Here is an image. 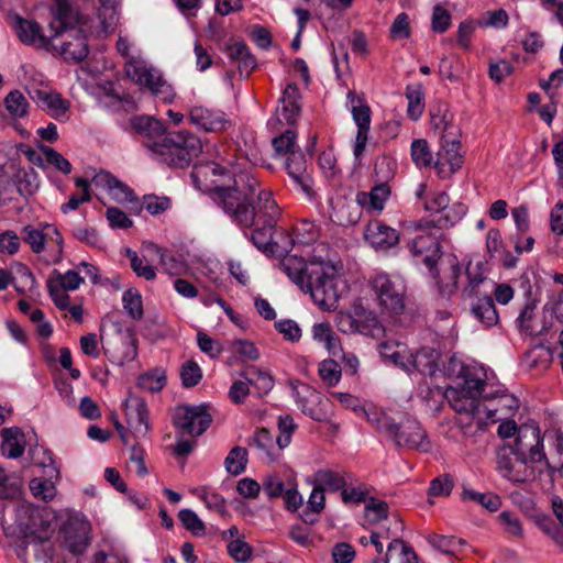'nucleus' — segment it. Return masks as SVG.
I'll return each mask as SVG.
<instances>
[{"instance_id":"obj_58","label":"nucleus","mask_w":563,"mask_h":563,"mask_svg":"<svg viewBox=\"0 0 563 563\" xmlns=\"http://www.w3.org/2000/svg\"><path fill=\"white\" fill-rule=\"evenodd\" d=\"M406 352V346L401 344L382 343L379 345L380 355L399 367H401V362H405Z\"/></svg>"},{"instance_id":"obj_17","label":"nucleus","mask_w":563,"mask_h":563,"mask_svg":"<svg viewBox=\"0 0 563 563\" xmlns=\"http://www.w3.org/2000/svg\"><path fill=\"white\" fill-rule=\"evenodd\" d=\"M512 450L522 457L528 459V463H539L545 460L541 432L536 424H522L519 427Z\"/></svg>"},{"instance_id":"obj_31","label":"nucleus","mask_w":563,"mask_h":563,"mask_svg":"<svg viewBox=\"0 0 563 563\" xmlns=\"http://www.w3.org/2000/svg\"><path fill=\"white\" fill-rule=\"evenodd\" d=\"M299 99L300 93L297 85L288 84L280 97V107L277 108V112L288 124H292L299 117L301 110Z\"/></svg>"},{"instance_id":"obj_45","label":"nucleus","mask_w":563,"mask_h":563,"mask_svg":"<svg viewBox=\"0 0 563 563\" xmlns=\"http://www.w3.org/2000/svg\"><path fill=\"white\" fill-rule=\"evenodd\" d=\"M313 483L323 490L336 492L346 486V479L343 475L331 470H319L314 473Z\"/></svg>"},{"instance_id":"obj_54","label":"nucleus","mask_w":563,"mask_h":563,"mask_svg":"<svg viewBox=\"0 0 563 563\" xmlns=\"http://www.w3.org/2000/svg\"><path fill=\"white\" fill-rule=\"evenodd\" d=\"M319 375L324 384L334 386L341 378V367L333 360H324L319 365Z\"/></svg>"},{"instance_id":"obj_61","label":"nucleus","mask_w":563,"mask_h":563,"mask_svg":"<svg viewBox=\"0 0 563 563\" xmlns=\"http://www.w3.org/2000/svg\"><path fill=\"white\" fill-rule=\"evenodd\" d=\"M432 30L437 33H444L451 26V14L442 5L433 8L431 19Z\"/></svg>"},{"instance_id":"obj_18","label":"nucleus","mask_w":563,"mask_h":563,"mask_svg":"<svg viewBox=\"0 0 563 563\" xmlns=\"http://www.w3.org/2000/svg\"><path fill=\"white\" fill-rule=\"evenodd\" d=\"M188 120L190 124L208 133H219L231 125V121L223 111L203 104L191 107Z\"/></svg>"},{"instance_id":"obj_60","label":"nucleus","mask_w":563,"mask_h":563,"mask_svg":"<svg viewBox=\"0 0 563 563\" xmlns=\"http://www.w3.org/2000/svg\"><path fill=\"white\" fill-rule=\"evenodd\" d=\"M45 161L53 165L56 169L63 174H69L71 172V164L62 154L56 152L54 148L48 146L42 147Z\"/></svg>"},{"instance_id":"obj_56","label":"nucleus","mask_w":563,"mask_h":563,"mask_svg":"<svg viewBox=\"0 0 563 563\" xmlns=\"http://www.w3.org/2000/svg\"><path fill=\"white\" fill-rule=\"evenodd\" d=\"M296 429V424L294 419L290 416H282L278 419V430L279 434L276 438V443L279 449H284L289 445L291 441V434Z\"/></svg>"},{"instance_id":"obj_6","label":"nucleus","mask_w":563,"mask_h":563,"mask_svg":"<svg viewBox=\"0 0 563 563\" xmlns=\"http://www.w3.org/2000/svg\"><path fill=\"white\" fill-rule=\"evenodd\" d=\"M152 154L166 165L185 168L202 152L201 141L189 132L170 133L161 142L148 143Z\"/></svg>"},{"instance_id":"obj_39","label":"nucleus","mask_w":563,"mask_h":563,"mask_svg":"<svg viewBox=\"0 0 563 563\" xmlns=\"http://www.w3.org/2000/svg\"><path fill=\"white\" fill-rule=\"evenodd\" d=\"M84 278L75 271H67L65 274L54 269L47 280V287H57L59 289L69 291L76 290Z\"/></svg>"},{"instance_id":"obj_8","label":"nucleus","mask_w":563,"mask_h":563,"mask_svg":"<svg viewBox=\"0 0 563 563\" xmlns=\"http://www.w3.org/2000/svg\"><path fill=\"white\" fill-rule=\"evenodd\" d=\"M369 286L382 311L391 316L404 312L407 287L400 276L380 272L371 278Z\"/></svg>"},{"instance_id":"obj_41","label":"nucleus","mask_w":563,"mask_h":563,"mask_svg":"<svg viewBox=\"0 0 563 563\" xmlns=\"http://www.w3.org/2000/svg\"><path fill=\"white\" fill-rule=\"evenodd\" d=\"M461 498L463 501H473L489 511H497L501 506L500 498L493 493H479L471 488H464Z\"/></svg>"},{"instance_id":"obj_40","label":"nucleus","mask_w":563,"mask_h":563,"mask_svg":"<svg viewBox=\"0 0 563 563\" xmlns=\"http://www.w3.org/2000/svg\"><path fill=\"white\" fill-rule=\"evenodd\" d=\"M347 99L351 102V112L357 129H369L372 114L369 106L356 97L353 91L347 93Z\"/></svg>"},{"instance_id":"obj_16","label":"nucleus","mask_w":563,"mask_h":563,"mask_svg":"<svg viewBox=\"0 0 563 563\" xmlns=\"http://www.w3.org/2000/svg\"><path fill=\"white\" fill-rule=\"evenodd\" d=\"M459 133H445L441 135L440 148L434 161V168L441 178L451 177L462 167L463 157L460 154L461 143Z\"/></svg>"},{"instance_id":"obj_36","label":"nucleus","mask_w":563,"mask_h":563,"mask_svg":"<svg viewBox=\"0 0 563 563\" xmlns=\"http://www.w3.org/2000/svg\"><path fill=\"white\" fill-rule=\"evenodd\" d=\"M54 532L55 528L48 520H44L42 517H32L25 540L27 543H44L53 537Z\"/></svg>"},{"instance_id":"obj_1","label":"nucleus","mask_w":563,"mask_h":563,"mask_svg":"<svg viewBox=\"0 0 563 563\" xmlns=\"http://www.w3.org/2000/svg\"><path fill=\"white\" fill-rule=\"evenodd\" d=\"M260 183L253 174L240 175L231 187H219L216 191L217 205L241 228H252L251 241L262 252L268 254L272 236L280 217V209L269 190H260L257 205L253 199Z\"/></svg>"},{"instance_id":"obj_15","label":"nucleus","mask_w":563,"mask_h":563,"mask_svg":"<svg viewBox=\"0 0 563 563\" xmlns=\"http://www.w3.org/2000/svg\"><path fill=\"white\" fill-rule=\"evenodd\" d=\"M421 232L408 243V249L418 262L426 265L432 277L437 278L439 275L437 264L442 256L439 235L429 230Z\"/></svg>"},{"instance_id":"obj_43","label":"nucleus","mask_w":563,"mask_h":563,"mask_svg":"<svg viewBox=\"0 0 563 563\" xmlns=\"http://www.w3.org/2000/svg\"><path fill=\"white\" fill-rule=\"evenodd\" d=\"M389 506L384 500L369 498L364 507V522L363 526L376 525L388 518Z\"/></svg>"},{"instance_id":"obj_35","label":"nucleus","mask_w":563,"mask_h":563,"mask_svg":"<svg viewBox=\"0 0 563 563\" xmlns=\"http://www.w3.org/2000/svg\"><path fill=\"white\" fill-rule=\"evenodd\" d=\"M10 284H13L16 291L24 294L31 291L35 287V277L30 269L22 267L20 269V280L14 283L12 274L8 269L0 268V290L8 288Z\"/></svg>"},{"instance_id":"obj_13","label":"nucleus","mask_w":563,"mask_h":563,"mask_svg":"<svg viewBox=\"0 0 563 563\" xmlns=\"http://www.w3.org/2000/svg\"><path fill=\"white\" fill-rule=\"evenodd\" d=\"M497 471L499 474L514 482L526 483L534 479V468L511 445H504L497 452Z\"/></svg>"},{"instance_id":"obj_59","label":"nucleus","mask_w":563,"mask_h":563,"mask_svg":"<svg viewBox=\"0 0 563 563\" xmlns=\"http://www.w3.org/2000/svg\"><path fill=\"white\" fill-rule=\"evenodd\" d=\"M531 365L540 368H547L553 361V351L549 346L537 345L529 352Z\"/></svg>"},{"instance_id":"obj_10","label":"nucleus","mask_w":563,"mask_h":563,"mask_svg":"<svg viewBox=\"0 0 563 563\" xmlns=\"http://www.w3.org/2000/svg\"><path fill=\"white\" fill-rule=\"evenodd\" d=\"M450 198L445 192H438L424 201V209L435 213L431 219H421L413 223V228L419 231L431 229H449L453 227L465 213L463 205L449 207Z\"/></svg>"},{"instance_id":"obj_26","label":"nucleus","mask_w":563,"mask_h":563,"mask_svg":"<svg viewBox=\"0 0 563 563\" xmlns=\"http://www.w3.org/2000/svg\"><path fill=\"white\" fill-rule=\"evenodd\" d=\"M284 166L294 184L308 196L312 195V178L307 168L305 154L301 151L292 153L285 158Z\"/></svg>"},{"instance_id":"obj_5","label":"nucleus","mask_w":563,"mask_h":563,"mask_svg":"<svg viewBox=\"0 0 563 563\" xmlns=\"http://www.w3.org/2000/svg\"><path fill=\"white\" fill-rule=\"evenodd\" d=\"M367 421L395 446L408 451L429 453L432 442L420 421L408 415L394 417L384 411H365Z\"/></svg>"},{"instance_id":"obj_38","label":"nucleus","mask_w":563,"mask_h":563,"mask_svg":"<svg viewBox=\"0 0 563 563\" xmlns=\"http://www.w3.org/2000/svg\"><path fill=\"white\" fill-rule=\"evenodd\" d=\"M2 441V452L10 459L20 457L24 452V444L22 441L23 434L19 429H4Z\"/></svg>"},{"instance_id":"obj_11","label":"nucleus","mask_w":563,"mask_h":563,"mask_svg":"<svg viewBox=\"0 0 563 563\" xmlns=\"http://www.w3.org/2000/svg\"><path fill=\"white\" fill-rule=\"evenodd\" d=\"M126 76L136 85L148 89L163 101H172L174 92L162 73L145 60L131 58L124 66Z\"/></svg>"},{"instance_id":"obj_46","label":"nucleus","mask_w":563,"mask_h":563,"mask_svg":"<svg viewBox=\"0 0 563 563\" xmlns=\"http://www.w3.org/2000/svg\"><path fill=\"white\" fill-rule=\"evenodd\" d=\"M431 125L440 132L441 135L445 133H459V130L452 125L449 118V110L445 103H439L431 108Z\"/></svg>"},{"instance_id":"obj_32","label":"nucleus","mask_w":563,"mask_h":563,"mask_svg":"<svg viewBox=\"0 0 563 563\" xmlns=\"http://www.w3.org/2000/svg\"><path fill=\"white\" fill-rule=\"evenodd\" d=\"M389 195V187L386 184H379L374 186L369 192H360L356 197V201L368 212H380Z\"/></svg>"},{"instance_id":"obj_48","label":"nucleus","mask_w":563,"mask_h":563,"mask_svg":"<svg viewBox=\"0 0 563 563\" xmlns=\"http://www.w3.org/2000/svg\"><path fill=\"white\" fill-rule=\"evenodd\" d=\"M406 97L408 99L407 113L410 119L417 121L424 109V93L420 85L408 86L406 89Z\"/></svg>"},{"instance_id":"obj_24","label":"nucleus","mask_w":563,"mask_h":563,"mask_svg":"<svg viewBox=\"0 0 563 563\" xmlns=\"http://www.w3.org/2000/svg\"><path fill=\"white\" fill-rule=\"evenodd\" d=\"M13 29L19 40L27 45L48 48L51 32L44 33L41 25L34 20L14 16Z\"/></svg>"},{"instance_id":"obj_23","label":"nucleus","mask_w":563,"mask_h":563,"mask_svg":"<svg viewBox=\"0 0 563 563\" xmlns=\"http://www.w3.org/2000/svg\"><path fill=\"white\" fill-rule=\"evenodd\" d=\"M126 422L137 437H145L150 430L148 411L144 399L130 394L124 402Z\"/></svg>"},{"instance_id":"obj_29","label":"nucleus","mask_w":563,"mask_h":563,"mask_svg":"<svg viewBox=\"0 0 563 563\" xmlns=\"http://www.w3.org/2000/svg\"><path fill=\"white\" fill-rule=\"evenodd\" d=\"M133 131L142 139L143 145L150 150L148 143L161 142L165 136L164 124L148 115H137L130 119Z\"/></svg>"},{"instance_id":"obj_63","label":"nucleus","mask_w":563,"mask_h":563,"mask_svg":"<svg viewBox=\"0 0 563 563\" xmlns=\"http://www.w3.org/2000/svg\"><path fill=\"white\" fill-rule=\"evenodd\" d=\"M453 488V479L449 475H442L431 481L429 496L446 497Z\"/></svg>"},{"instance_id":"obj_52","label":"nucleus","mask_w":563,"mask_h":563,"mask_svg":"<svg viewBox=\"0 0 563 563\" xmlns=\"http://www.w3.org/2000/svg\"><path fill=\"white\" fill-rule=\"evenodd\" d=\"M30 489L37 499L48 501L56 495V488L51 479L35 477L30 482Z\"/></svg>"},{"instance_id":"obj_20","label":"nucleus","mask_w":563,"mask_h":563,"mask_svg":"<svg viewBox=\"0 0 563 563\" xmlns=\"http://www.w3.org/2000/svg\"><path fill=\"white\" fill-rule=\"evenodd\" d=\"M112 324L115 327L121 346L108 342L103 345V351L112 363L121 366L137 356V339L133 330L128 329L123 332L119 322L112 321Z\"/></svg>"},{"instance_id":"obj_9","label":"nucleus","mask_w":563,"mask_h":563,"mask_svg":"<svg viewBox=\"0 0 563 563\" xmlns=\"http://www.w3.org/2000/svg\"><path fill=\"white\" fill-rule=\"evenodd\" d=\"M335 325L343 333H360L373 339H379L385 332L376 314L362 303H354L350 311H339Z\"/></svg>"},{"instance_id":"obj_14","label":"nucleus","mask_w":563,"mask_h":563,"mask_svg":"<svg viewBox=\"0 0 563 563\" xmlns=\"http://www.w3.org/2000/svg\"><path fill=\"white\" fill-rule=\"evenodd\" d=\"M211 422L212 416L208 412L206 405H181L175 408L173 415L174 426L192 437L201 435L210 427Z\"/></svg>"},{"instance_id":"obj_51","label":"nucleus","mask_w":563,"mask_h":563,"mask_svg":"<svg viewBox=\"0 0 563 563\" xmlns=\"http://www.w3.org/2000/svg\"><path fill=\"white\" fill-rule=\"evenodd\" d=\"M166 384V376L164 371L155 368L150 371L143 375H141L137 379V386L141 389L156 393L163 389Z\"/></svg>"},{"instance_id":"obj_22","label":"nucleus","mask_w":563,"mask_h":563,"mask_svg":"<svg viewBox=\"0 0 563 563\" xmlns=\"http://www.w3.org/2000/svg\"><path fill=\"white\" fill-rule=\"evenodd\" d=\"M30 98L51 117L59 119L68 111L70 103L62 95L47 86L41 88H29Z\"/></svg>"},{"instance_id":"obj_33","label":"nucleus","mask_w":563,"mask_h":563,"mask_svg":"<svg viewBox=\"0 0 563 563\" xmlns=\"http://www.w3.org/2000/svg\"><path fill=\"white\" fill-rule=\"evenodd\" d=\"M227 54L230 59L238 63L241 75L249 76L256 67V59L243 42H235L227 45Z\"/></svg>"},{"instance_id":"obj_25","label":"nucleus","mask_w":563,"mask_h":563,"mask_svg":"<svg viewBox=\"0 0 563 563\" xmlns=\"http://www.w3.org/2000/svg\"><path fill=\"white\" fill-rule=\"evenodd\" d=\"M438 358V352L430 347H423L416 353L407 350L405 362H401V368L408 373L417 371L422 375L432 376L437 371Z\"/></svg>"},{"instance_id":"obj_53","label":"nucleus","mask_w":563,"mask_h":563,"mask_svg":"<svg viewBox=\"0 0 563 563\" xmlns=\"http://www.w3.org/2000/svg\"><path fill=\"white\" fill-rule=\"evenodd\" d=\"M178 518L183 526L195 536H203L206 533V526L195 511L181 509L178 512Z\"/></svg>"},{"instance_id":"obj_64","label":"nucleus","mask_w":563,"mask_h":563,"mask_svg":"<svg viewBox=\"0 0 563 563\" xmlns=\"http://www.w3.org/2000/svg\"><path fill=\"white\" fill-rule=\"evenodd\" d=\"M180 377L185 387L196 386L202 377L201 369L197 363L189 361L183 365Z\"/></svg>"},{"instance_id":"obj_2","label":"nucleus","mask_w":563,"mask_h":563,"mask_svg":"<svg viewBox=\"0 0 563 563\" xmlns=\"http://www.w3.org/2000/svg\"><path fill=\"white\" fill-rule=\"evenodd\" d=\"M294 245L291 234L276 225L268 254L284 257L280 263L283 271L301 290L310 294L316 305L324 311L334 310L340 298L335 267L325 261L305 262L297 256H288Z\"/></svg>"},{"instance_id":"obj_27","label":"nucleus","mask_w":563,"mask_h":563,"mask_svg":"<svg viewBox=\"0 0 563 563\" xmlns=\"http://www.w3.org/2000/svg\"><path fill=\"white\" fill-rule=\"evenodd\" d=\"M364 236L376 251H387L399 242L398 232L380 221H371L366 225Z\"/></svg>"},{"instance_id":"obj_37","label":"nucleus","mask_w":563,"mask_h":563,"mask_svg":"<svg viewBox=\"0 0 563 563\" xmlns=\"http://www.w3.org/2000/svg\"><path fill=\"white\" fill-rule=\"evenodd\" d=\"M473 316L484 325L492 327L498 322V313L494 300L489 296H485L472 306Z\"/></svg>"},{"instance_id":"obj_50","label":"nucleus","mask_w":563,"mask_h":563,"mask_svg":"<svg viewBox=\"0 0 563 563\" xmlns=\"http://www.w3.org/2000/svg\"><path fill=\"white\" fill-rule=\"evenodd\" d=\"M122 303L125 312L133 320H141L144 314L141 294L135 289H128L123 292Z\"/></svg>"},{"instance_id":"obj_57","label":"nucleus","mask_w":563,"mask_h":563,"mask_svg":"<svg viewBox=\"0 0 563 563\" xmlns=\"http://www.w3.org/2000/svg\"><path fill=\"white\" fill-rule=\"evenodd\" d=\"M538 527L549 536L553 542L563 549V528L562 526L555 525L551 518L543 516L537 521Z\"/></svg>"},{"instance_id":"obj_19","label":"nucleus","mask_w":563,"mask_h":563,"mask_svg":"<svg viewBox=\"0 0 563 563\" xmlns=\"http://www.w3.org/2000/svg\"><path fill=\"white\" fill-rule=\"evenodd\" d=\"M517 322L523 335L539 336L548 333L553 327V313L547 309L539 313L534 303H527L521 310Z\"/></svg>"},{"instance_id":"obj_21","label":"nucleus","mask_w":563,"mask_h":563,"mask_svg":"<svg viewBox=\"0 0 563 563\" xmlns=\"http://www.w3.org/2000/svg\"><path fill=\"white\" fill-rule=\"evenodd\" d=\"M65 545L74 554H81L89 544V523L79 514H71L64 523Z\"/></svg>"},{"instance_id":"obj_3","label":"nucleus","mask_w":563,"mask_h":563,"mask_svg":"<svg viewBox=\"0 0 563 563\" xmlns=\"http://www.w3.org/2000/svg\"><path fill=\"white\" fill-rule=\"evenodd\" d=\"M487 387L483 369L463 366L454 385L445 389L444 395L450 406L457 413L464 415L457 423L465 435H473L485 424L479 400L498 396L497 391H488Z\"/></svg>"},{"instance_id":"obj_47","label":"nucleus","mask_w":563,"mask_h":563,"mask_svg":"<svg viewBox=\"0 0 563 563\" xmlns=\"http://www.w3.org/2000/svg\"><path fill=\"white\" fill-rule=\"evenodd\" d=\"M297 136L292 130H287L285 133L273 139L272 144L277 157L286 158L287 156L297 153L300 148L297 145Z\"/></svg>"},{"instance_id":"obj_44","label":"nucleus","mask_w":563,"mask_h":563,"mask_svg":"<svg viewBox=\"0 0 563 563\" xmlns=\"http://www.w3.org/2000/svg\"><path fill=\"white\" fill-rule=\"evenodd\" d=\"M4 107L11 118L20 119L29 114L30 103L26 97L20 90L15 89L5 96Z\"/></svg>"},{"instance_id":"obj_55","label":"nucleus","mask_w":563,"mask_h":563,"mask_svg":"<svg viewBox=\"0 0 563 563\" xmlns=\"http://www.w3.org/2000/svg\"><path fill=\"white\" fill-rule=\"evenodd\" d=\"M128 256L131 262V267L137 276L146 280H153L155 278V271L145 258L137 256V254L131 250L128 251Z\"/></svg>"},{"instance_id":"obj_28","label":"nucleus","mask_w":563,"mask_h":563,"mask_svg":"<svg viewBox=\"0 0 563 563\" xmlns=\"http://www.w3.org/2000/svg\"><path fill=\"white\" fill-rule=\"evenodd\" d=\"M92 181L97 187L106 189L112 199L119 203L133 202L136 200L134 191L109 172H98L93 176Z\"/></svg>"},{"instance_id":"obj_49","label":"nucleus","mask_w":563,"mask_h":563,"mask_svg":"<svg viewBox=\"0 0 563 563\" xmlns=\"http://www.w3.org/2000/svg\"><path fill=\"white\" fill-rule=\"evenodd\" d=\"M247 463V450L242 446H234L224 460L225 470L232 475L244 472Z\"/></svg>"},{"instance_id":"obj_4","label":"nucleus","mask_w":563,"mask_h":563,"mask_svg":"<svg viewBox=\"0 0 563 563\" xmlns=\"http://www.w3.org/2000/svg\"><path fill=\"white\" fill-rule=\"evenodd\" d=\"M53 19L48 25V48L65 60L79 63L89 54L87 37L81 29V16L71 0H53Z\"/></svg>"},{"instance_id":"obj_30","label":"nucleus","mask_w":563,"mask_h":563,"mask_svg":"<svg viewBox=\"0 0 563 563\" xmlns=\"http://www.w3.org/2000/svg\"><path fill=\"white\" fill-rule=\"evenodd\" d=\"M240 376L247 380L258 397L267 395L274 387L272 374L255 365H249L241 371Z\"/></svg>"},{"instance_id":"obj_62","label":"nucleus","mask_w":563,"mask_h":563,"mask_svg":"<svg viewBox=\"0 0 563 563\" xmlns=\"http://www.w3.org/2000/svg\"><path fill=\"white\" fill-rule=\"evenodd\" d=\"M229 554L238 562H246L252 555V548L241 539H234L228 543Z\"/></svg>"},{"instance_id":"obj_7","label":"nucleus","mask_w":563,"mask_h":563,"mask_svg":"<svg viewBox=\"0 0 563 563\" xmlns=\"http://www.w3.org/2000/svg\"><path fill=\"white\" fill-rule=\"evenodd\" d=\"M21 240L34 254L41 255L45 264H58L63 261L64 238L55 225L48 223L38 227L25 225L21 230Z\"/></svg>"},{"instance_id":"obj_34","label":"nucleus","mask_w":563,"mask_h":563,"mask_svg":"<svg viewBox=\"0 0 563 563\" xmlns=\"http://www.w3.org/2000/svg\"><path fill=\"white\" fill-rule=\"evenodd\" d=\"M385 563H418V556L404 540L394 538L387 547Z\"/></svg>"},{"instance_id":"obj_42","label":"nucleus","mask_w":563,"mask_h":563,"mask_svg":"<svg viewBox=\"0 0 563 563\" xmlns=\"http://www.w3.org/2000/svg\"><path fill=\"white\" fill-rule=\"evenodd\" d=\"M410 154L413 164L419 168L434 167V157L427 140H413L410 146Z\"/></svg>"},{"instance_id":"obj_12","label":"nucleus","mask_w":563,"mask_h":563,"mask_svg":"<svg viewBox=\"0 0 563 563\" xmlns=\"http://www.w3.org/2000/svg\"><path fill=\"white\" fill-rule=\"evenodd\" d=\"M243 174H252L251 172H231L225 167L208 162L203 164H197L194 166L191 172V178L196 186L209 192L217 203L216 191L219 187H231L234 185V180Z\"/></svg>"}]
</instances>
